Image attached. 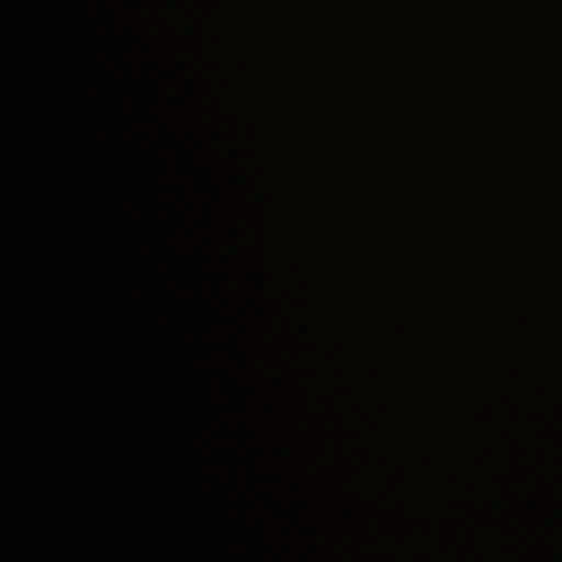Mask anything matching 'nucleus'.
<instances>
[{"label": "nucleus", "instance_id": "obj_1", "mask_svg": "<svg viewBox=\"0 0 562 562\" xmlns=\"http://www.w3.org/2000/svg\"><path fill=\"white\" fill-rule=\"evenodd\" d=\"M339 389L344 394H351L359 389L358 382L349 370L342 369L339 376Z\"/></svg>", "mask_w": 562, "mask_h": 562}, {"label": "nucleus", "instance_id": "obj_2", "mask_svg": "<svg viewBox=\"0 0 562 562\" xmlns=\"http://www.w3.org/2000/svg\"><path fill=\"white\" fill-rule=\"evenodd\" d=\"M227 386L229 389H232V390H237L238 389V385H237L236 381H234L232 379L227 380Z\"/></svg>", "mask_w": 562, "mask_h": 562}]
</instances>
